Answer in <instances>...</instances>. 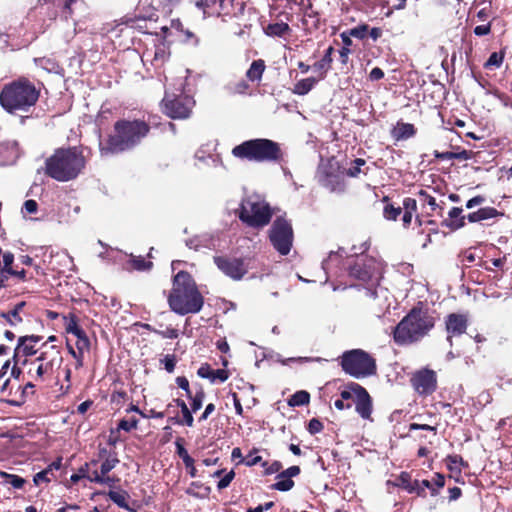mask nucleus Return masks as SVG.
<instances>
[{
  "mask_svg": "<svg viewBox=\"0 0 512 512\" xmlns=\"http://www.w3.org/2000/svg\"><path fill=\"white\" fill-rule=\"evenodd\" d=\"M41 83L27 76H18L0 87V106L9 115L19 116L20 122L31 119L41 96Z\"/></svg>",
  "mask_w": 512,
  "mask_h": 512,
  "instance_id": "1",
  "label": "nucleus"
},
{
  "mask_svg": "<svg viewBox=\"0 0 512 512\" xmlns=\"http://www.w3.org/2000/svg\"><path fill=\"white\" fill-rule=\"evenodd\" d=\"M150 124L142 118H121L115 121L111 133L99 143L102 156L121 154L139 146L150 134Z\"/></svg>",
  "mask_w": 512,
  "mask_h": 512,
  "instance_id": "2",
  "label": "nucleus"
},
{
  "mask_svg": "<svg viewBox=\"0 0 512 512\" xmlns=\"http://www.w3.org/2000/svg\"><path fill=\"white\" fill-rule=\"evenodd\" d=\"M82 145L61 147L45 160V174L59 182L76 179L85 169L87 157Z\"/></svg>",
  "mask_w": 512,
  "mask_h": 512,
  "instance_id": "3",
  "label": "nucleus"
},
{
  "mask_svg": "<svg viewBox=\"0 0 512 512\" xmlns=\"http://www.w3.org/2000/svg\"><path fill=\"white\" fill-rule=\"evenodd\" d=\"M435 326V318L419 302L393 328L392 337L398 346H408L420 342Z\"/></svg>",
  "mask_w": 512,
  "mask_h": 512,
  "instance_id": "4",
  "label": "nucleus"
},
{
  "mask_svg": "<svg viewBox=\"0 0 512 512\" xmlns=\"http://www.w3.org/2000/svg\"><path fill=\"white\" fill-rule=\"evenodd\" d=\"M167 302L170 309L178 315L196 314L204 305V297L192 275L182 270L173 277Z\"/></svg>",
  "mask_w": 512,
  "mask_h": 512,
  "instance_id": "5",
  "label": "nucleus"
},
{
  "mask_svg": "<svg viewBox=\"0 0 512 512\" xmlns=\"http://www.w3.org/2000/svg\"><path fill=\"white\" fill-rule=\"evenodd\" d=\"M235 158L253 162L281 164L285 151L280 143L267 138H255L242 142L232 149Z\"/></svg>",
  "mask_w": 512,
  "mask_h": 512,
  "instance_id": "6",
  "label": "nucleus"
},
{
  "mask_svg": "<svg viewBox=\"0 0 512 512\" xmlns=\"http://www.w3.org/2000/svg\"><path fill=\"white\" fill-rule=\"evenodd\" d=\"M382 263L374 257L361 254L349 261L348 275L356 280V286H362L366 295L370 298H377V287L382 278Z\"/></svg>",
  "mask_w": 512,
  "mask_h": 512,
  "instance_id": "7",
  "label": "nucleus"
},
{
  "mask_svg": "<svg viewBox=\"0 0 512 512\" xmlns=\"http://www.w3.org/2000/svg\"><path fill=\"white\" fill-rule=\"evenodd\" d=\"M62 361L60 347L42 343L39 355L33 361H29L30 365H36V367L34 369L29 368L27 374L35 382H45L53 376L55 368H59Z\"/></svg>",
  "mask_w": 512,
  "mask_h": 512,
  "instance_id": "8",
  "label": "nucleus"
},
{
  "mask_svg": "<svg viewBox=\"0 0 512 512\" xmlns=\"http://www.w3.org/2000/svg\"><path fill=\"white\" fill-rule=\"evenodd\" d=\"M273 216L269 203L258 196H249L241 201L238 218L248 227L261 229L267 226Z\"/></svg>",
  "mask_w": 512,
  "mask_h": 512,
  "instance_id": "9",
  "label": "nucleus"
},
{
  "mask_svg": "<svg viewBox=\"0 0 512 512\" xmlns=\"http://www.w3.org/2000/svg\"><path fill=\"white\" fill-rule=\"evenodd\" d=\"M340 366L346 374L356 379L372 376L377 372L375 358L362 349L345 351L340 356Z\"/></svg>",
  "mask_w": 512,
  "mask_h": 512,
  "instance_id": "10",
  "label": "nucleus"
},
{
  "mask_svg": "<svg viewBox=\"0 0 512 512\" xmlns=\"http://www.w3.org/2000/svg\"><path fill=\"white\" fill-rule=\"evenodd\" d=\"M268 238L273 248L279 254L283 256L288 255L294 240V231L291 221L285 216L276 217L269 229Z\"/></svg>",
  "mask_w": 512,
  "mask_h": 512,
  "instance_id": "11",
  "label": "nucleus"
},
{
  "mask_svg": "<svg viewBox=\"0 0 512 512\" xmlns=\"http://www.w3.org/2000/svg\"><path fill=\"white\" fill-rule=\"evenodd\" d=\"M340 398L344 401L354 400L355 410L364 420H372L373 402L368 391L356 382L348 383L340 392Z\"/></svg>",
  "mask_w": 512,
  "mask_h": 512,
  "instance_id": "12",
  "label": "nucleus"
},
{
  "mask_svg": "<svg viewBox=\"0 0 512 512\" xmlns=\"http://www.w3.org/2000/svg\"><path fill=\"white\" fill-rule=\"evenodd\" d=\"M161 104L163 113L171 119H187L195 106V100L184 93L176 95L166 92Z\"/></svg>",
  "mask_w": 512,
  "mask_h": 512,
  "instance_id": "13",
  "label": "nucleus"
},
{
  "mask_svg": "<svg viewBox=\"0 0 512 512\" xmlns=\"http://www.w3.org/2000/svg\"><path fill=\"white\" fill-rule=\"evenodd\" d=\"M195 6L204 14L238 17L243 15L245 2L232 3L231 0H197Z\"/></svg>",
  "mask_w": 512,
  "mask_h": 512,
  "instance_id": "14",
  "label": "nucleus"
},
{
  "mask_svg": "<svg viewBox=\"0 0 512 512\" xmlns=\"http://www.w3.org/2000/svg\"><path fill=\"white\" fill-rule=\"evenodd\" d=\"M410 384L418 395H432L438 387L437 373L428 367L418 369L411 374Z\"/></svg>",
  "mask_w": 512,
  "mask_h": 512,
  "instance_id": "15",
  "label": "nucleus"
},
{
  "mask_svg": "<svg viewBox=\"0 0 512 512\" xmlns=\"http://www.w3.org/2000/svg\"><path fill=\"white\" fill-rule=\"evenodd\" d=\"M214 263L217 268L233 280H241L248 272L245 258L215 256Z\"/></svg>",
  "mask_w": 512,
  "mask_h": 512,
  "instance_id": "16",
  "label": "nucleus"
},
{
  "mask_svg": "<svg viewBox=\"0 0 512 512\" xmlns=\"http://www.w3.org/2000/svg\"><path fill=\"white\" fill-rule=\"evenodd\" d=\"M345 176L344 170L340 171L339 166L334 168L330 165L321 171L319 183L332 193L342 194L347 188Z\"/></svg>",
  "mask_w": 512,
  "mask_h": 512,
  "instance_id": "17",
  "label": "nucleus"
},
{
  "mask_svg": "<svg viewBox=\"0 0 512 512\" xmlns=\"http://www.w3.org/2000/svg\"><path fill=\"white\" fill-rule=\"evenodd\" d=\"M468 327V318L464 314L450 313L445 318V330L447 333V341L450 346L453 345L452 339L463 335Z\"/></svg>",
  "mask_w": 512,
  "mask_h": 512,
  "instance_id": "18",
  "label": "nucleus"
},
{
  "mask_svg": "<svg viewBox=\"0 0 512 512\" xmlns=\"http://www.w3.org/2000/svg\"><path fill=\"white\" fill-rule=\"evenodd\" d=\"M42 338V336L35 334L20 336L17 339L16 355L21 353L28 359V357L34 356L38 352L40 353V347H36V345Z\"/></svg>",
  "mask_w": 512,
  "mask_h": 512,
  "instance_id": "19",
  "label": "nucleus"
},
{
  "mask_svg": "<svg viewBox=\"0 0 512 512\" xmlns=\"http://www.w3.org/2000/svg\"><path fill=\"white\" fill-rule=\"evenodd\" d=\"M174 404L181 409V416H179V414H176L175 416L170 417L169 421L172 422L173 424L186 425L188 427H193L194 418L192 415V413H193L192 409L188 408V406L184 400H182L180 398H176V399H173V401L167 405V411H170V409L173 407Z\"/></svg>",
  "mask_w": 512,
  "mask_h": 512,
  "instance_id": "20",
  "label": "nucleus"
},
{
  "mask_svg": "<svg viewBox=\"0 0 512 512\" xmlns=\"http://www.w3.org/2000/svg\"><path fill=\"white\" fill-rule=\"evenodd\" d=\"M19 157V147L15 141L0 142V166L13 165Z\"/></svg>",
  "mask_w": 512,
  "mask_h": 512,
  "instance_id": "21",
  "label": "nucleus"
},
{
  "mask_svg": "<svg viewBox=\"0 0 512 512\" xmlns=\"http://www.w3.org/2000/svg\"><path fill=\"white\" fill-rule=\"evenodd\" d=\"M462 212L461 207H452L448 212V219H444L441 225L453 231L463 228L466 225V217Z\"/></svg>",
  "mask_w": 512,
  "mask_h": 512,
  "instance_id": "22",
  "label": "nucleus"
},
{
  "mask_svg": "<svg viewBox=\"0 0 512 512\" xmlns=\"http://www.w3.org/2000/svg\"><path fill=\"white\" fill-rule=\"evenodd\" d=\"M417 129L411 123L398 121L396 126L391 130V136L396 141L407 140L416 135Z\"/></svg>",
  "mask_w": 512,
  "mask_h": 512,
  "instance_id": "23",
  "label": "nucleus"
},
{
  "mask_svg": "<svg viewBox=\"0 0 512 512\" xmlns=\"http://www.w3.org/2000/svg\"><path fill=\"white\" fill-rule=\"evenodd\" d=\"M176 453L182 459L185 467L188 469V473L192 478L197 476V470L194 466V459L189 455L186 448L183 446V439L178 438L175 442Z\"/></svg>",
  "mask_w": 512,
  "mask_h": 512,
  "instance_id": "24",
  "label": "nucleus"
},
{
  "mask_svg": "<svg viewBox=\"0 0 512 512\" xmlns=\"http://www.w3.org/2000/svg\"><path fill=\"white\" fill-rule=\"evenodd\" d=\"M109 499L115 503L118 507L127 510L128 512H137V510L129 505L130 495L125 490H110L107 493Z\"/></svg>",
  "mask_w": 512,
  "mask_h": 512,
  "instance_id": "25",
  "label": "nucleus"
},
{
  "mask_svg": "<svg viewBox=\"0 0 512 512\" xmlns=\"http://www.w3.org/2000/svg\"><path fill=\"white\" fill-rule=\"evenodd\" d=\"M435 158L439 160H469L472 158L473 152L471 150L460 149L457 147L455 151H447V152H439L438 150L434 151Z\"/></svg>",
  "mask_w": 512,
  "mask_h": 512,
  "instance_id": "26",
  "label": "nucleus"
},
{
  "mask_svg": "<svg viewBox=\"0 0 512 512\" xmlns=\"http://www.w3.org/2000/svg\"><path fill=\"white\" fill-rule=\"evenodd\" d=\"M370 168L366 166V161L362 158L354 159L350 166L344 169L346 176L350 178H359L361 175L367 176Z\"/></svg>",
  "mask_w": 512,
  "mask_h": 512,
  "instance_id": "27",
  "label": "nucleus"
},
{
  "mask_svg": "<svg viewBox=\"0 0 512 512\" xmlns=\"http://www.w3.org/2000/svg\"><path fill=\"white\" fill-rule=\"evenodd\" d=\"M266 70V64L263 59L254 60L246 71V78L253 83H260Z\"/></svg>",
  "mask_w": 512,
  "mask_h": 512,
  "instance_id": "28",
  "label": "nucleus"
},
{
  "mask_svg": "<svg viewBox=\"0 0 512 512\" xmlns=\"http://www.w3.org/2000/svg\"><path fill=\"white\" fill-rule=\"evenodd\" d=\"M402 222L405 228H408L411 224L413 214L417 212V201L414 198L406 197L402 202Z\"/></svg>",
  "mask_w": 512,
  "mask_h": 512,
  "instance_id": "29",
  "label": "nucleus"
},
{
  "mask_svg": "<svg viewBox=\"0 0 512 512\" xmlns=\"http://www.w3.org/2000/svg\"><path fill=\"white\" fill-rule=\"evenodd\" d=\"M303 25L307 29H318L320 27V14L311 3L304 10Z\"/></svg>",
  "mask_w": 512,
  "mask_h": 512,
  "instance_id": "30",
  "label": "nucleus"
},
{
  "mask_svg": "<svg viewBox=\"0 0 512 512\" xmlns=\"http://www.w3.org/2000/svg\"><path fill=\"white\" fill-rule=\"evenodd\" d=\"M333 53H334V47L329 46L325 50L323 57L319 61H317L313 64V68L316 71L322 72L321 78H324L326 76V73L328 72V70H330V68H331V64L333 62V59H332Z\"/></svg>",
  "mask_w": 512,
  "mask_h": 512,
  "instance_id": "31",
  "label": "nucleus"
},
{
  "mask_svg": "<svg viewBox=\"0 0 512 512\" xmlns=\"http://www.w3.org/2000/svg\"><path fill=\"white\" fill-rule=\"evenodd\" d=\"M290 32L291 28L285 22L269 23L264 27V33L269 37H284Z\"/></svg>",
  "mask_w": 512,
  "mask_h": 512,
  "instance_id": "32",
  "label": "nucleus"
},
{
  "mask_svg": "<svg viewBox=\"0 0 512 512\" xmlns=\"http://www.w3.org/2000/svg\"><path fill=\"white\" fill-rule=\"evenodd\" d=\"M317 82L318 80L315 77L301 79L294 84L292 93L299 96H304L314 88Z\"/></svg>",
  "mask_w": 512,
  "mask_h": 512,
  "instance_id": "33",
  "label": "nucleus"
},
{
  "mask_svg": "<svg viewBox=\"0 0 512 512\" xmlns=\"http://www.w3.org/2000/svg\"><path fill=\"white\" fill-rule=\"evenodd\" d=\"M0 44L2 47L10 48V50H19L22 47L27 46V42L24 40L15 39L12 34L0 32Z\"/></svg>",
  "mask_w": 512,
  "mask_h": 512,
  "instance_id": "34",
  "label": "nucleus"
},
{
  "mask_svg": "<svg viewBox=\"0 0 512 512\" xmlns=\"http://www.w3.org/2000/svg\"><path fill=\"white\" fill-rule=\"evenodd\" d=\"M382 201L386 203L383 209L384 218L389 221H396L402 214V207L395 206L387 196H384Z\"/></svg>",
  "mask_w": 512,
  "mask_h": 512,
  "instance_id": "35",
  "label": "nucleus"
},
{
  "mask_svg": "<svg viewBox=\"0 0 512 512\" xmlns=\"http://www.w3.org/2000/svg\"><path fill=\"white\" fill-rule=\"evenodd\" d=\"M413 480L411 474L407 471H402L394 481L388 480V485H393L395 487L402 488L406 492H409L410 488H412Z\"/></svg>",
  "mask_w": 512,
  "mask_h": 512,
  "instance_id": "36",
  "label": "nucleus"
},
{
  "mask_svg": "<svg viewBox=\"0 0 512 512\" xmlns=\"http://www.w3.org/2000/svg\"><path fill=\"white\" fill-rule=\"evenodd\" d=\"M445 461L447 463V468L457 475L461 474V468L457 467V465L468 467V463L462 458L461 455L458 454L448 455Z\"/></svg>",
  "mask_w": 512,
  "mask_h": 512,
  "instance_id": "37",
  "label": "nucleus"
},
{
  "mask_svg": "<svg viewBox=\"0 0 512 512\" xmlns=\"http://www.w3.org/2000/svg\"><path fill=\"white\" fill-rule=\"evenodd\" d=\"M310 394L305 390L295 392L288 400V405L291 407L304 406L309 404Z\"/></svg>",
  "mask_w": 512,
  "mask_h": 512,
  "instance_id": "38",
  "label": "nucleus"
},
{
  "mask_svg": "<svg viewBox=\"0 0 512 512\" xmlns=\"http://www.w3.org/2000/svg\"><path fill=\"white\" fill-rule=\"evenodd\" d=\"M418 196L420 197V199L423 202L427 203L430 206L432 211L439 210L438 214L440 216H442V212H443L444 207L442 205L438 204L436 202V199L433 196H431L426 190L421 189L418 192Z\"/></svg>",
  "mask_w": 512,
  "mask_h": 512,
  "instance_id": "39",
  "label": "nucleus"
},
{
  "mask_svg": "<svg viewBox=\"0 0 512 512\" xmlns=\"http://www.w3.org/2000/svg\"><path fill=\"white\" fill-rule=\"evenodd\" d=\"M129 263L132 268L137 271H147L153 267V263L151 261H146L142 256H132Z\"/></svg>",
  "mask_w": 512,
  "mask_h": 512,
  "instance_id": "40",
  "label": "nucleus"
},
{
  "mask_svg": "<svg viewBox=\"0 0 512 512\" xmlns=\"http://www.w3.org/2000/svg\"><path fill=\"white\" fill-rule=\"evenodd\" d=\"M503 215V212L498 211L494 207H483L477 210V216L479 218V221L496 218Z\"/></svg>",
  "mask_w": 512,
  "mask_h": 512,
  "instance_id": "41",
  "label": "nucleus"
},
{
  "mask_svg": "<svg viewBox=\"0 0 512 512\" xmlns=\"http://www.w3.org/2000/svg\"><path fill=\"white\" fill-rule=\"evenodd\" d=\"M277 479L278 481L270 486V488L273 490L287 492L291 490L295 485V482L289 477H280Z\"/></svg>",
  "mask_w": 512,
  "mask_h": 512,
  "instance_id": "42",
  "label": "nucleus"
},
{
  "mask_svg": "<svg viewBox=\"0 0 512 512\" xmlns=\"http://www.w3.org/2000/svg\"><path fill=\"white\" fill-rule=\"evenodd\" d=\"M88 480L90 482H94V483H98V484H107L110 487H112L116 481L115 478H113V477L99 474V472L97 470H94L91 473V476H88Z\"/></svg>",
  "mask_w": 512,
  "mask_h": 512,
  "instance_id": "43",
  "label": "nucleus"
},
{
  "mask_svg": "<svg viewBox=\"0 0 512 512\" xmlns=\"http://www.w3.org/2000/svg\"><path fill=\"white\" fill-rule=\"evenodd\" d=\"M66 332L75 335L77 338L84 335L85 331L78 325L77 317L71 314L69 322L66 325Z\"/></svg>",
  "mask_w": 512,
  "mask_h": 512,
  "instance_id": "44",
  "label": "nucleus"
},
{
  "mask_svg": "<svg viewBox=\"0 0 512 512\" xmlns=\"http://www.w3.org/2000/svg\"><path fill=\"white\" fill-rule=\"evenodd\" d=\"M368 31L369 25L362 23L351 29H348V34L352 35V37L357 38L359 40H364L368 35Z\"/></svg>",
  "mask_w": 512,
  "mask_h": 512,
  "instance_id": "45",
  "label": "nucleus"
},
{
  "mask_svg": "<svg viewBox=\"0 0 512 512\" xmlns=\"http://www.w3.org/2000/svg\"><path fill=\"white\" fill-rule=\"evenodd\" d=\"M1 476L6 480L7 483H9L12 487L16 489L23 488L24 484L26 483L25 479L16 475V474H9L7 472H2Z\"/></svg>",
  "mask_w": 512,
  "mask_h": 512,
  "instance_id": "46",
  "label": "nucleus"
},
{
  "mask_svg": "<svg viewBox=\"0 0 512 512\" xmlns=\"http://www.w3.org/2000/svg\"><path fill=\"white\" fill-rule=\"evenodd\" d=\"M139 420L135 417L131 419H121L117 425V431L123 430L125 432H131L132 430L137 429Z\"/></svg>",
  "mask_w": 512,
  "mask_h": 512,
  "instance_id": "47",
  "label": "nucleus"
},
{
  "mask_svg": "<svg viewBox=\"0 0 512 512\" xmlns=\"http://www.w3.org/2000/svg\"><path fill=\"white\" fill-rule=\"evenodd\" d=\"M204 398L205 392L203 388H200L194 395H192V398H189L191 400L190 406L193 412H197L202 407Z\"/></svg>",
  "mask_w": 512,
  "mask_h": 512,
  "instance_id": "48",
  "label": "nucleus"
},
{
  "mask_svg": "<svg viewBox=\"0 0 512 512\" xmlns=\"http://www.w3.org/2000/svg\"><path fill=\"white\" fill-rule=\"evenodd\" d=\"M0 317L5 319L11 326H16L22 322V317L17 313V310H9L1 312Z\"/></svg>",
  "mask_w": 512,
  "mask_h": 512,
  "instance_id": "49",
  "label": "nucleus"
},
{
  "mask_svg": "<svg viewBox=\"0 0 512 512\" xmlns=\"http://www.w3.org/2000/svg\"><path fill=\"white\" fill-rule=\"evenodd\" d=\"M262 467L264 468V475H272L275 473H280L283 465L280 461L275 460L272 463H268L267 461L262 462Z\"/></svg>",
  "mask_w": 512,
  "mask_h": 512,
  "instance_id": "50",
  "label": "nucleus"
},
{
  "mask_svg": "<svg viewBox=\"0 0 512 512\" xmlns=\"http://www.w3.org/2000/svg\"><path fill=\"white\" fill-rule=\"evenodd\" d=\"M504 60V53L503 52H493L488 60L485 62L484 67L485 68H492V67H500Z\"/></svg>",
  "mask_w": 512,
  "mask_h": 512,
  "instance_id": "51",
  "label": "nucleus"
},
{
  "mask_svg": "<svg viewBox=\"0 0 512 512\" xmlns=\"http://www.w3.org/2000/svg\"><path fill=\"white\" fill-rule=\"evenodd\" d=\"M119 463V459L117 456H113L110 459L102 460V464L100 466L99 474L107 475L112 469L116 467Z\"/></svg>",
  "mask_w": 512,
  "mask_h": 512,
  "instance_id": "52",
  "label": "nucleus"
},
{
  "mask_svg": "<svg viewBox=\"0 0 512 512\" xmlns=\"http://www.w3.org/2000/svg\"><path fill=\"white\" fill-rule=\"evenodd\" d=\"M53 476L54 475H51V472H49L47 468H45L44 470L34 475L33 482L36 486H39L42 482L50 483Z\"/></svg>",
  "mask_w": 512,
  "mask_h": 512,
  "instance_id": "53",
  "label": "nucleus"
},
{
  "mask_svg": "<svg viewBox=\"0 0 512 512\" xmlns=\"http://www.w3.org/2000/svg\"><path fill=\"white\" fill-rule=\"evenodd\" d=\"M160 362L164 365V369L168 373H172L175 370V366L177 363V357L175 354H167Z\"/></svg>",
  "mask_w": 512,
  "mask_h": 512,
  "instance_id": "54",
  "label": "nucleus"
},
{
  "mask_svg": "<svg viewBox=\"0 0 512 512\" xmlns=\"http://www.w3.org/2000/svg\"><path fill=\"white\" fill-rule=\"evenodd\" d=\"M152 333L161 336L162 338L176 339L179 336V331L172 327H167L166 329H153Z\"/></svg>",
  "mask_w": 512,
  "mask_h": 512,
  "instance_id": "55",
  "label": "nucleus"
},
{
  "mask_svg": "<svg viewBox=\"0 0 512 512\" xmlns=\"http://www.w3.org/2000/svg\"><path fill=\"white\" fill-rule=\"evenodd\" d=\"M13 262H14V254L12 252H5L3 254V267H2V274L3 273H7L9 274V272L14 269L12 267L13 265Z\"/></svg>",
  "mask_w": 512,
  "mask_h": 512,
  "instance_id": "56",
  "label": "nucleus"
},
{
  "mask_svg": "<svg viewBox=\"0 0 512 512\" xmlns=\"http://www.w3.org/2000/svg\"><path fill=\"white\" fill-rule=\"evenodd\" d=\"M412 488L409 490V494H416L418 497L425 498L427 496L426 490L422 485V481L413 480Z\"/></svg>",
  "mask_w": 512,
  "mask_h": 512,
  "instance_id": "57",
  "label": "nucleus"
},
{
  "mask_svg": "<svg viewBox=\"0 0 512 512\" xmlns=\"http://www.w3.org/2000/svg\"><path fill=\"white\" fill-rule=\"evenodd\" d=\"M323 429H324L323 423L317 418H312L309 421L308 426H307L308 432L312 435L320 433Z\"/></svg>",
  "mask_w": 512,
  "mask_h": 512,
  "instance_id": "58",
  "label": "nucleus"
},
{
  "mask_svg": "<svg viewBox=\"0 0 512 512\" xmlns=\"http://www.w3.org/2000/svg\"><path fill=\"white\" fill-rule=\"evenodd\" d=\"M77 352L83 353L84 351H88L90 349V340L86 333L77 338L76 341Z\"/></svg>",
  "mask_w": 512,
  "mask_h": 512,
  "instance_id": "59",
  "label": "nucleus"
},
{
  "mask_svg": "<svg viewBox=\"0 0 512 512\" xmlns=\"http://www.w3.org/2000/svg\"><path fill=\"white\" fill-rule=\"evenodd\" d=\"M230 377V373L226 369H216L212 371L211 382H225Z\"/></svg>",
  "mask_w": 512,
  "mask_h": 512,
  "instance_id": "60",
  "label": "nucleus"
},
{
  "mask_svg": "<svg viewBox=\"0 0 512 512\" xmlns=\"http://www.w3.org/2000/svg\"><path fill=\"white\" fill-rule=\"evenodd\" d=\"M414 430H425V431H429V432H432L434 436L437 435V427L436 426H431V425H428V424H419V423H410L409 424V431H414Z\"/></svg>",
  "mask_w": 512,
  "mask_h": 512,
  "instance_id": "61",
  "label": "nucleus"
},
{
  "mask_svg": "<svg viewBox=\"0 0 512 512\" xmlns=\"http://www.w3.org/2000/svg\"><path fill=\"white\" fill-rule=\"evenodd\" d=\"M301 473V469L299 466L297 465H293V466H290L289 468L281 471L276 478H280V477H289V478H293V477H296L298 476L299 474Z\"/></svg>",
  "mask_w": 512,
  "mask_h": 512,
  "instance_id": "62",
  "label": "nucleus"
},
{
  "mask_svg": "<svg viewBox=\"0 0 512 512\" xmlns=\"http://www.w3.org/2000/svg\"><path fill=\"white\" fill-rule=\"evenodd\" d=\"M176 383L179 388L186 392L187 398H192V392L190 390L189 381L185 376H179L176 378Z\"/></svg>",
  "mask_w": 512,
  "mask_h": 512,
  "instance_id": "63",
  "label": "nucleus"
},
{
  "mask_svg": "<svg viewBox=\"0 0 512 512\" xmlns=\"http://www.w3.org/2000/svg\"><path fill=\"white\" fill-rule=\"evenodd\" d=\"M212 371H213V369L211 368V366L208 363H204L199 367L197 374L201 378L211 380Z\"/></svg>",
  "mask_w": 512,
  "mask_h": 512,
  "instance_id": "64",
  "label": "nucleus"
}]
</instances>
